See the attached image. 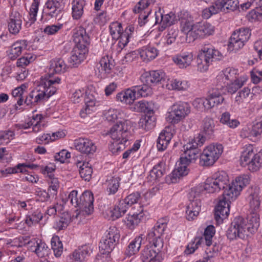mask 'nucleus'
<instances>
[{
	"mask_svg": "<svg viewBox=\"0 0 262 262\" xmlns=\"http://www.w3.org/2000/svg\"><path fill=\"white\" fill-rule=\"evenodd\" d=\"M139 54L141 58L145 61L148 62L155 59L158 54V51L152 47H147L141 49Z\"/></svg>",
	"mask_w": 262,
	"mask_h": 262,
	"instance_id": "obj_32",
	"label": "nucleus"
},
{
	"mask_svg": "<svg viewBox=\"0 0 262 262\" xmlns=\"http://www.w3.org/2000/svg\"><path fill=\"white\" fill-rule=\"evenodd\" d=\"M171 139V134L167 132H161L157 141V146L159 151H163L167 147Z\"/></svg>",
	"mask_w": 262,
	"mask_h": 262,
	"instance_id": "obj_33",
	"label": "nucleus"
},
{
	"mask_svg": "<svg viewBox=\"0 0 262 262\" xmlns=\"http://www.w3.org/2000/svg\"><path fill=\"white\" fill-rule=\"evenodd\" d=\"M39 2L37 0H34L30 9V25L36 20V17L38 10Z\"/></svg>",
	"mask_w": 262,
	"mask_h": 262,
	"instance_id": "obj_64",
	"label": "nucleus"
},
{
	"mask_svg": "<svg viewBox=\"0 0 262 262\" xmlns=\"http://www.w3.org/2000/svg\"><path fill=\"white\" fill-rule=\"evenodd\" d=\"M225 84L222 83H217L215 88H213L209 91V95L207 98L205 99H198L193 102V105L195 103H201L204 107L206 109H210L215 105H217L222 103L224 98L222 96L223 93L222 88H224Z\"/></svg>",
	"mask_w": 262,
	"mask_h": 262,
	"instance_id": "obj_7",
	"label": "nucleus"
},
{
	"mask_svg": "<svg viewBox=\"0 0 262 262\" xmlns=\"http://www.w3.org/2000/svg\"><path fill=\"white\" fill-rule=\"evenodd\" d=\"M14 133L12 130H4L0 132V145L8 143L11 139L14 138Z\"/></svg>",
	"mask_w": 262,
	"mask_h": 262,
	"instance_id": "obj_62",
	"label": "nucleus"
},
{
	"mask_svg": "<svg viewBox=\"0 0 262 262\" xmlns=\"http://www.w3.org/2000/svg\"><path fill=\"white\" fill-rule=\"evenodd\" d=\"M85 108L84 110H81L80 112V115L82 118H84L86 114H90L91 107H93L95 105V101L93 98H90L89 97L84 98Z\"/></svg>",
	"mask_w": 262,
	"mask_h": 262,
	"instance_id": "obj_53",
	"label": "nucleus"
},
{
	"mask_svg": "<svg viewBox=\"0 0 262 262\" xmlns=\"http://www.w3.org/2000/svg\"><path fill=\"white\" fill-rule=\"evenodd\" d=\"M224 8L225 12H228L229 11H233L239 8L238 6L239 2L238 0H221Z\"/></svg>",
	"mask_w": 262,
	"mask_h": 262,
	"instance_id": "obj_52",
	"label": "nucleus"
},
{
	"mask_svg": "<svg viewBox=\"0 0 262 262\" xmlns=\"http://www.w3.org/2000/svg\"><path fill=\"white\" fill-rule=\"evenodd\" d=\"M204 151L217 160L223 152V147L221 144L210 145L207 146Z\"/></svg>",
	"mask_w": 262,
	"mask_h": 262,
	"instance_id": "obj_40",
	"label": "nucleus"
},
{
	"mask_svg": "<svg viewBox=\"0 0 262 262\" xmlns=\"http://www.w3.org/2000/svg\"><path fill=\"white\" fill-rule=\"evenodd\" d=\"M33 244L30 246V250L39 257H43L48 254V247L39 239L33 238Z\"/></svg>",
	"mask_w": 262,
	"mask_h": 262,
	"instance_id": "obj_23",
	"label": "nucleus"
},
{
	"mask_svg": "<svg viewBox=\"0 0 262 262\" xmlns=\"http://www.w3.org/2000/svg\"><path fill=\"white\" fill-rule=\"evenodd\" d=\"M154 113L146 114L142 117L139 122V126L146 130L151 129L155 126L156 118L153 116Z\"/></svg>",
	"mask_w": 262,
	"mask_h": 262,
	"instance_id": "obj_30",
	"label": "nucleus"
},
{
	"mask_svg": "<svg viewBox=\"0 0 262 262\" xmlns=\"http://www.w3.org/2000/svg\"><path fill=\"white\" fill-rule=\"evenodd\" d=\"M201 187L192 188L188 194L189 203L186 207V218L188 220H193L199 214L201 210V201L200 199Z\"/></svg>",
	"mask_w": 262,
	"mask_h": 262,
	"instance_id": "obj_6",
	"label": "nucleus"
},
{
	"mask_svg": "<svg viewBox=\"0 0 262 262\" xmlns=\"http://www.w3.org/2000/svg\"><path fill=\"white\" fill-rule=\"evenodd\" d=\"M27 42L26 40H22L14 43L11 48L9 53V57L11 60L16 59L21 54L22 51L26 49Z\"/></svg>",
	"mask_w": 262,
	"mask_h": 262,
	"instance_id": "obj_25",
	"label": "nucleus"
},
{
	"mask_svg": "<svg viewBox=\"0 0 262 262\" xmlns=\"http://www.w3.org/2000/svg\"><path fill=\"white\" fill-rule=\"evenodd\" d=\"M243 85L244 82L242 80L235 79L234 80V82L227 85V90L228 93L232 94L235 93Z\"/></svg>",
	"mask_w": 262,
	"mask_h": 262,
	"instance_id": "obj_60",
	"label": "nucleus"
},
{
	"mask_svg": "<svg viewBox=\"0 0 262 262\" xmlns=\"http://www.w3.org/2000/svg\"><path fill=\"white\" fill-rule=\"evenodd\" d=\"M201 162L202 164L205 166H210L214 164L217 160L214 159L211 155L203 151V153L200 155Z\"/></svg>",
	"mask_w": 262,
	"mask_h": 262,
	"instance_id": "obj_61",
	"label": "nucleus"
},
{
	"mask_svg": "<svg viewBox=\"0 0 262 262\" xmlns=\"http://www.w3.org/2000/svg\"><path fill=\"white\" fill-rule=\"evenodd\" d=\"M202 51L203 53L199 57L203 58L204 63L202 61L201 63L198 62V65L200 67L203 64L204 71L207 70L208 67L213 60H221L224 57L220 52L211 46H205Z\"/></svg>",
	"mask_w": 262,
	"mask_h": 262,
	"instance_id": "obj_10",
	"label": "nucleus"
},
{
	"mask_svg": "<svg viewBox=\"0 0 262 262\" xmlns=\"http://www.w3.org/2000/svg\"><path fill=\"white\" fill-rule=\"evenodd\" d=\"M251 30L249 28H242L235 31L229 41V50L235 52L242 48L251 36Z\"/></svg>",
	"mask_w": 262,
	"mask_h": 262,
	"instance_id": "obj_8",
	"label": "nucleus"
},
{
	"mask_svg": "<svg viewBox=\"0 0 262 262\" xmlns=\"http://www.w3.org/2000/svg\"><path fill=\"white\" fill-rule=\"evenodd\" d=\"M102 238L103 241H111L116 245V243L118 242L120 238V234L118 230H106Z\"/></svg>",
	"mask_w": 262,
	"mask_h": 262,
	"instance_id": "obj_49",
	"label": "nucleus"
},
{
	"mask_svg": "<svg viewBox=\"0 0 262 262\" xmlns=\"http://www.w3.org/2000/svg\"><path fill=\"white\" fill-rule=\"evenodd\" d=\"M72 5V16L74 19H80L83 13V7L85 5L84 0H74Z\"/></svg>",
	"mask_w": 262,
	"mask_h": 262,
	"instance_id": "obj_34",
	"label": "nucleus"
},
{
	"mask_svg": "<svg viewBox=\"0 0 262 262\" xmlns=\"http://www.w3.org/2000/svg\"><path fill=\"white\" fill-rule=\"evenodd\" d=\"M249 178L247 175H242L236 178L235 182L232 183L241 191L243 188L249 184Z\"/></svg>",
	"mask_w": 262,
	"mask_h": 262,
	"instance_id": "obj_56",
	"label": "nucleus"
},
{
	"mask_svg": "<svg viewBox=\"0 0 262 262\" xmlns=\"http://www.w3.org/2000/svg\"><path fill=\"white\" fill-rule=\"evenodd\" d=\"M26 86L24 85L15 89L12 92V96L16 98L17 104L21 105L24 103V94Z\"/></svg>",
	"mask_w": 262,
	"mask_h": 262,
	"instance_id": "obj_50",
	"label": "nucleus"
},
{
	"mask_svg": "<svg viewBox=\"0 0 262 262\" xmlns=\"http://www.w3.org/2000/svg\"><path fill=\"white\" fill-rule=\"evenodd\" d=\"M21 20L19 13L15 12L11 14L8 20V28L10 33L16 34L21 29Z\"/></svg>",
	"mask_w": 262,
	"mask_h": 262,
	"instance_id": "obj_21",
	"label": "nucleus"
},
{
	"mask_svg": "<svg viewBox=\"0 0 262 262\" xmlns=\"http://www.w3.org/2000/svg\"><path fill=\"white\" fill-rule=\"evenodd\" d=\"M237 70L231 68H226L225 70L222 72V73L219 75L216 79L219 81V83H222L224 81V78H225L226 80H233L234 78H236V74Z\"/></svg>",
	"mask_w": 262,
	"mask_h": 262,
	"instance_id": "obj_36",
	"label": "nucleus"
},
{
	"mask_svg": "<svg viewBox=\"0 0 262 262\" xmlns=\"http://www.w3.org/2000/svg\"><path fill=\"white\" fill-rule=\"evenodd\" d=\"M214 32V27L207 21H200L194 24L193 33V39L204 38L211 35Z\"/></svg>",
	"mask_w": 262,
	"mask_h": 262,
	"instance_id": "obj_13",
	"label": "nucleus"
},
{
	"mask_svg": "<svg viewBox=\"0 0 262 262\" xmlns=\"http://www.w3.org/2000/svg\"><path fill=\"white\" fill-rule=\"evenodd\" d=\"M165 73L160 70L152 71L142 75L140 80L143 83L142 86H147L151 92V87L160 82L164 77Z\"/></svg>",
	"mask_w": 262,
	"mask_h": 262,
	"instance_id": "obj_11",
	"label": "nucleus"
},
{
	"mask_svg": "<svg viewBox=\"0 0 262 262\" xmlns=\"http://www.w3.org/2000/svg\"><path fill=\"white\" fill-rule=\"evenodd\" d=\"M93 202L94 197L92 192L86 190L79 197L78 208L87 215H90L94 211Z\"/></svg>",
	"mask_w": 262,
	"mask_h": 262,
	"instance_id": "obj_14",
	"label": "nucleus"
},
{
	"mask_svg": "<svg viewBox=\"0 0 262 262\" xmlns=\"http://www.w3.org/2000/svg\"><path fill=\"white\" fill-rule=\"evenodd\" d=\"M204 188L209 193H214L221 190L219 186V184L216 182L213 177L208 178L206 179L204 185Z\"/></svg>",
	"mask_w": 262,
	"mask_h": 262,
	"instance_id": "obj_41",
	"label": "nucleus"
},
{
	"mask_svg": "<svg viewBox=\"0 0 262 262\" xmlns=\"http://www.w3.org/2000/svg\"><path fill=\"white\" fill-rule=\"evenodd\" d=\"M115 246V245L113 244V242L103 241V238H102L99 246L101 254L97 255V259L101 262L110 261V257L108 256V255L113 251Z\"/></svg>",
	"mask_w": 262,
	"mask_h": 262,
	"instance_id": "obj_19",
	"label": "nucleus"
},
{
	"mask_svg": "<svg viewBox=\"0 0 262 262\" xmlns=\"http://www.w3.org/2000/svg\"><path fill=\"white\" fill-rule=\"evenodd\" d=\"M87 52L86 50L74 48L71 51V57L69 60L70 66L73 68L77 67L85 59Z\"/></svg>",
	"mask_w": 262,
	"mask_h": 262,
	"instance_id": "obj_22",
	"label": "nucleus"
},
{
	"mask_svg": "<svg viewBox=\"0 0 262 262\" xmlns=\"http://www.w3.org/2000/svg\"><path fill=\"white\" fill-rule=\"evenodd\" d=\"M154 246H151L149 248H145L142 252V259L143 261L149 258L150 259H154L157 257H161V254L159 253V250L157 251L154 249Z\"/></svg>",
	"mask_w": 262,
	"mask_h": 262,
	"instance_id": "obj_37",
	"label": "nucleus"
},
{
	"mask_svg": "<svg viewBox=\"0 0 262 262\" xmlns=\"http://www.w3.org/2000/svg\"><path fill=\"white\" fill-rule=\"evenodd\" d=\"M224 192L222 199L220 200L215 207L214 219L216 225L223 223L224 219L229 215L230 204L234 201L240 193V191L232 183L229 184L225 189H222Z\"/></svg>",
	"mask_w": 262,
	"mask_h": 262,
	"instance_id": "obj_3",
	"label": "nucleus"
},
{
	"mask_svg": "<svg viewBox=\"0 0 262 262\" xmlns=\"http://www.w3.org/2000/svg\"><path fill=\"white\" fill-rule=\"evenodd\" d=\"M75 149L82 154L93 155L95 152L97 147L92 141L87 138H79L74 142Z\"/></svg>",
	"mask_w": 262,
	"mask_h": 262,
	"instance_id": "obj_15",
	"label": "nucleus"
},
{
	"mask_svg": "<svg viewBox=\"0 0 262 262\" xmlns=\"http://www.w3.org/2000/svg\"><path fill=\"white\" fill-rule=\"evenodd\" d=\"M193 56L191 53L178 55L172 58L173 62L180 68H186L189 66L192 61Z\"/></svg>",
	"mask_w": 262,
	"mask_h": 262,
	"instance_id": "obj_28",
	"label": "nucleus"
},
{
	"mask_svg": "<svg viewBox=\"0 0 262 262\" xmlns=\"http://www.w3.org/2000/svg\"><path fill=\"white\" fill-rule=\"evenodd\" d=\"M248 192V198L252 211L246 219L247 229H257L260 225L259 216L257 212L260 206L259 189L256 187H251Z\"/></svg>",
	"mask_w": 262,
	"mask_h": 262,
	"instance_id": "obj_4",
	"label": "nucleus"
},
{
	"mask_svg": "<svg viewBox=\"0 0 262 262\" xmlns=\"http://www.w3.org/2000/svg\"><path fill=\"white\" fill-rule=\"evenodd\" d=\"M141 199L140 193L138 192H133L127 195L124 200L120 201L123 205H126L127 208L132 205L136 204Z\"/></svg>",
	"mask_w": 262,
	"mask_h": 262,
	"instance_id": "obj_44",
	"label": "nucleus"
},
{
	"mask_svg": "<svg viewBox=\"0 0 262 262\" xmlns=\"http://www.w3.org/2000/svg\"><path fill=\"white\" fill-rule=\"evenodd\" d=\"M55 9L58 12L63 10V3L61 0H48L46 3V9Z\"/></svg>",
	"mask_w": 262,
	"mask_h": 262,
	"instance_id": "obj_58",
	"label": "nucleus"
},
{
	"mask_svg": "<svg viewBox=\"0 0 262 262\" xmlns=\"http://www.w3.org/2000/svg\"><path fill=\"white\" fill-rule=\"evenodd\" d=\"M162 166L163 164L159 163L153 167L149 172L148 177L149 181H153L157 180L163 176L165 170Z\"/></svg>",
	"mask_w": 262,
	"mask_h": 262,
	"instance_id": "obj_35",
	"label": "nucleus"
},
{
	"mask_svg": "<svg viewBox=\"0 0 262 262\" xmlns=\"http://www.w3.org/2000/svg\"><path fill=\"white\" fill-rule=\"evenodd\" d=\"M181 27L182 31L185 34H186L187 36L191 37L193 38V28L194 27V24L189 20L183 18L181 19Z\"/></svg>",
	"mask_w": 262,
	"mask_h": 262,
	"instance_id": "obj_47",
	"label": "nucleus"
},
{
	"mask_svg": "<svg viewBox=\"0 0 262 262\" xmlns=\"http://www.w3.org/2000/svg\"><path fill=\"white\" fill-rule=\"evenodd\" d=\"M142 235L135 237L128 245L125 251V254L130 257L136 254L141 247Z\"/></svg>",
	"mask_w": 262,
	"mask_h": 262,
	"instance_id": "obj_29",
	"label": "nucleus"
},
{
	"mask_svg": "<svg viewBox=\"0 0 262 262\" xmlns=\"http://www.w3.org/2000/svg\"><path fill=\"white\" fill-rule=\"evenodd\" d=\"M154 104L152 102L140 101L138 102L136 106L138 111L143 112L146 114L154 113Z\"/></svg>",
	"mask_w": 262,
	"mask_h": 262,
	"instance_id": "obj_45",
	"label": "nucleus"
},
{
	"mask_svg": "<svg viewBox=\"0 0 262 262\" xmlns=\"http://www.w3.org/2000/svg\"><path fill=\"white\" fill-rule=\"evenodd\" d=\"M67 66L65 63L64 60L61 58H55L50 62V69H49V76L55 73H61L66 72Z\"/></svg>",
	"mask_w": 262,
	"mask_h": 262,
	"instance_id": "obj_27",
	"label": "nucleus"
},
{
	"mask_svg": "<svg viewBox=\"0 0 262 262\" xmlns=\"http://www.w3.org/2000/svg\"><path fill=\"white\" fill-rule=\"evenodd\" d=\"M156 24H160L159 30L163 31L167 27L174 24L178 19L176 15L172 12L163 15L159 11L155 12Z\"/></svg>",
	"mask_w": 262,
	"mask_h": 262,
	"instance_id": "obj_16",
	"label": "nucleus"
},
{
	"mask_svg": "<svg viewBox=\"0 0 262 262\" xmlns=\"http://www.w3.org/2000/svg\"><path fill=\"white\" fill-rule=\"evenodd\" d=\"M249 230H227L226 235L230 240L244 239L248 236Z\"/></svg>",
	"mask_w": 262,
	"mask_h": 262,
	"instance_id": "obj_43",
	"label": "nucleus"
},
{
	"mask_svg": "<svg viewBox=\"0 0 262 262\" xmlns=\"http://www.w3.org/2000/svg\"><path fill=\"white\" fill-rule=\"evenodd\" d=\"M129 128L126 120L119 121L111 128L108 134L114 141L109 148L113 154L123 150L127 145L126 143L131 136Z\"/></svg>",
	"mask_w": 262,
	"mask_h": 262,
	"instance_id": "obj_2",
	"label": "nucleus"
},
{
	"mask_svg": "<svg viewBox=\"0 0 262 262\" xmlns=\"http://www.w3.org/2000/svg\"><path fill=\"white\" fill-rule=\"evenodd\" d=\"M77 167L79 168V174L81 178L85 181H89L92 177L93 170L89 162L79 161L77 163Z\"/></svg>",
	"mask_w": 262,
	"mask_h": 262,
	"instance_id": "obj_31",
	"label": "nucleus"
},
{
	"mask_svg": "<svg viewBox=\"0 0 262 262\" xmlns=\"http://www.w3.org/2000/svg\"><path fill=\"white\" fill-rule=\"evenodd\" d=\"M215 124L213 120L210 117H206L203 120V132L207 136H211L214 131Z\"/></svg>",
	"mask_w": 262,
	"mask_h": 262,
	"instance_id": "obj_39",
	"label": "nucleus"
},
{
	"mask_svg": "<svg viewBox=\"0 0 262 262\" xmlns=\"http://www.w3.org/2000/svg\"><path fill=\"white\" fill-rule=\"evenodd\" d=\"M162 233L159 232L158 230H150L147 235L146 239L149 242L152 244L154 248H156L158 245V242L160 239V236Z\"/></svg>",
	"mask_w": 262,
	"mask_h": 262,
	"instance_id": "obj_51",
	"label": "nucleus"
},
{
	"mask_svg": "<svg viewBox=\"0 0 262 262\" xmlns=\"http://www.w3.org/2000/svg\"><path fill=\"white\" fill-rule=\"evenodd\" d=\"M138 208L139 209L137 211L134 209L132 214H129L128 216L124 220V222L127 227L130 228L137 227L143 219L144 214L143 207L139 205Z\"/></svg>",
	"mask_w": 262,
	"mask_h": 262,
	"instance_id": "obj_18",
	"label": "nucleus"
},
{
	"mask_svg": "<svg viewBox=\"0 0 262 262\" xmlns=\"http://www.w3.org/2000/svg\"><path fill=\"white\" fill-rule=\"evenodd\" d=\"M231 227L234 229H247L246 219L241 216L235 217L231 223Z\"/></svg>",
	"mask_w": 262,
	"mask_h": 262,
	"instance_id": "obj_59",
	"label": "nucleus"
},
{
	"mask_svg": "<svg viewBox=\"0 0 262 262\" xmlns=\"http://www.w3.org/2000/svg\"><path fill=\"white\" fill-rule=\"evenodd\" d=\"M221 0H216L211 6L204 9L202 11V17L205 19L210 18L212 15L220 12H224V7Z\"/></svg>",
	"mask_w": 262,
	"mask_h": 262,
	"instance_id": "obj_24",
	"label": "nucleus"
},
{
	"mask_svg": "<svg viewBox=\"0 0 262 262\" xmlns=\"http://www.w3.org/2000/svg\"><path fill=\"white\" fill-rule=\"evenodd\" d=\"M190 108L187 103L174 104L171 106L170 111L168 113L167 121L173 124L178 123L190 113Z\"/></svg>",
	"mask_w": 262,
	"mask_h": 262,
	"instance_id": "obj_9",
	"label": "nucleus"
},
{
	"mask_svg": "<svg viewBox=\"0 0 262 262\" xmlns=\"http://www.w3.org/2000/svg\"><path fill=\"white\" fill-rule=\"evenodd\" d=\"M90 250L86 245L79 247L75 250L71 255H69L70 259L81 262L85 260L86 257L90 254Z\"/></svg>",
	"mask_w": 262,
	"mask_h": 262,
	"instance_id": "obj_26",
	"label": "nucleus"
},
{
	"mask_svg": "<svg viewBox=\"0 0 262 262\" xmlns=\"http://www.w3.org/2000/svg\"><path fill=\"white\" fill-rule=\"evenodd\" d=\"M205 140L206 138L199 134L189 139V142L183 146L184 157L180 158L179 166L166 177L165 181L167 184L177 183L181 177L188 173L189 169L187 165L194 161L201 155L200 147L204 144Z\"/></svg>",
	"mask_w": 262,
	"mask_h": 262,
	"instance_id": "obj_1",
	"label": "nucleus"
},
{
	"mask_svg": "<svg viewBox=\"0 0 262 262\" xmlns=\"http://www.w3.org/2000/svg\"><path fill=\"white\" fill-rule=\"evenodd\" d=\"M127 209L126 205H123L120 201L119 205L115 206L113 209L110 211L112 220H115L121 216L122 214L126 212Z\"/></svg>",
	"mask_w": 262,
	"mask_h": 262,
	"instance_id": "obj_42",
	"label": "nucleus"
},
{
	"mask_svg": "<svg viewBox=\"0 0 262 262\" xmlns=\"http://www.w3.org/2000/svg\"><path fill=\"white\" fill-rule=\"evenodd\" d=\"M124 92L132 104L136 99L140 97L147 96L150 94V90L147 86H142L140 85L132 86L126 90Z\"/></svg>",
	"mask_w": 262,
	"mask_h": 262,
	"instance_id": "obj_17",
	"label": "nucleus"
},
{
	"mask_svg": "<svg viewBox=\"0 0 262 262\" xmlns=\"http://www.w3.org/2000/svg\"><path fill=\"white\" fill-rule=\"evenodd\" d=\"M213 178L216 182L219 184V186L221 189H225L226 187L229 184L228 176L224 171L216 173Z\"/></svg>",
	"mask_w": 262,
	"mask_h": 262,
	"instance_id": "obj_38",
	"label": "nucleus"
},
{
	"mask_svg": "<svg viewBox=\"0 0 262 262\" xmlns=\"http://www.w3.org/2000/svg\"><path fill=\"white\" fill-rule=\"evenodd\" d=\"M119 187V180L118 178H113L107 181V191L109 194H115Z\"/></svg>",
	"mask_w": 262,
	"mask_h": 262,
	"instance_id": "obj_57",
	"label": "nucleus"
},
{
	"mask_svg": "<svg viewBox=\"0 0 262 262\" xmlns=\"http://www.w3.org/2000/svg\"><path fill=\"white\" fill-rule=\"evenodd\" d=\"M241 164L248 166L251 171H256L262 167V152L254 154L253 146L249 145L245 148L241 156Z\"/></svg>",
	"mask_w": 262,
	"mask_h": 262,
	"instance_id": "obj_5",
	"label": "nucleus"
},
{
	"mask_svg": "<svg viewBox=\"0 0 262 262\" xmlns=\"http://www.w3.org/2000/svg\"><path fill=\"white\" fill-rule=\"evenodd\" d=\"M262 133V117L256 120L253 123L252 129L250 131L251 136L257 137L260 136Z\"/></svg>",
	"mask_w": 262,
	"mask_h": 262,
	"instance_id": "obj_54",
	"label": "nucleus"
},
{
	"mask_svg": "<svg viewBox=\"0 0 262 262\" xmlns=\"http://www.w3.org/2000/svg\"><path fill=\"white\" fill-rule=\"evenodd\" d=\"M42 218V214L40 212H35L31 215L27 216L26 219V223L29 227L37 224Z\"/></svg>",
	"mask_w": 262,
	"mask_h": 262,
	"instance_id": "obj_63",
	"label": "nucleus"
},
{
	"mask_svg": "<svg viewBox=\"0 0 262 262\" xmlns=\"http://www.w3.org/2000/svg\"><path fill=\"white\" fill-rule=\"evenodd\" d=\"M52 249L53 250L54 255L58 257L61 255L63 252L62 244L58 239L52 238L51 240Z\"/></svg>",
	"mask_w": 262,
	"mask_h": 262,
	"instance_id": "obj_55",
	"label": "nucleus"
},
{
	"mask_svg": "<svg viewBox=\"0 0 262 262\" xmlns=\"http://www.w3.org/2000/svg\"><path fill=\"white\" fill-rule=\"evenodd\" d=\"M252 95L250 93V90L248 88H244L242 91L238 92L235 97V101L239 105L249 100L248 98Z\"/></svg>",
	"mask_w": 262,
	"mask_h": 262,
	"instance_id": "obj_46",
	"label": "nucleus"
},
{
	"mask_svg": "<svg viewBox=\"0 0 262 262\" xmlns=\"http://www.w3.org/2000/svg\"><path fill=\"white\" fill-rule=\"evenodd\" d=\"M110 34L114 39H118L122 33V27L121 23L118 22L112 23L110 25Z\"/></svg>",
	"mask_w": 262,
	"mask_h": 262,
	"instance_id": "obj_48",
	"label": "nucleus"
},
{
	"mask_svg": "<svg viewBox=\"0 0 262 262\" xmlns=\"http://www.w3.org/2000/svg\"><path fill=\"white\" fill-rule=\"evenodd\" d=\"M60 81L61 79L58 77L55 78L50 77V78L45 81L41 80V84L43 85V91L48 99L56 93L57 89L56 85L59 84Z\"/></svg>",
	"mask_w": 262,
	"mask_h": 262,
	"instance_id": "obj_20",
	"label": "nucleus"
},
{
	"mask_svg": "<svg viewBox=\"0 0 262 262\" xmlns=\"http://www.w3.org/2000/svg\"><path fill=\"white\" fill-rule=\"evenodd\" d=\"M73 37V41L75 43V48L88 51V47L90 43V38L83 27H78L74 32Z\"/></svg>",
	"mask_w": 262,
	"mask_h": 262,
	"instance_id": "obj_12",
	"label": "nucleus"
}]
</instances>
